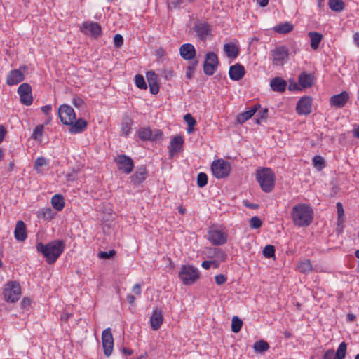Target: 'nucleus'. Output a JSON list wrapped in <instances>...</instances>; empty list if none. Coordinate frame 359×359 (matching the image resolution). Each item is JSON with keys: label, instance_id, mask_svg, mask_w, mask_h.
<instances>
[{"label": "nucleus", "instance_id": "obj_12", "mask_svg": "<svg viewBox=\"0 0 359 359\" xmlns=\"http://www.w3.org/2000/svg\"><path fill=\"white\" fill-rule=\"evenodd\" d=\"M272 63L276 66H282L288 58V49L285 46H279L271 51Z\"/></svg>", "mask_w": 359, "mask_h": 359}, {"label": "nucleus", "instance_id": "obj_4", "mask_svg": "<svg viewBox=\"0 0 359 359\" xmlns=\"http://www.w3.org/2000/svg\"><path fill=\"white\" fill-rule=\"evenodd\" d=\"M178 276L184 285H190L199 279L200 273L198 269L192 265H182Z\"/></svg>", "mask_w": 359, "mask_h": 359}, {"label": "nucleus", "instance_id": "obj_28", "mask_svg": "<svg viewBox=\"0 0 359 359\" xmlns=\"http://www.w3.org/2000/svg\"><path fill=\"white\" fill-rule=\"evenodd\" d=\"M260 106L255 105L248 111H244L237 116L236 121L242 124L250 119L256 113Z\"/></svg>", "mask_w": 359, "mask_h": 359}, {"label": "nucleus", "instance_id": "obj_14", "mask_svg": "<svg viewBox=\"0 0 359 359\" xmlns=\"http://www.w3.org/2000/svg\"><path fill=\"white\" fill-rule=\"evenodd\" d=\"M208 240L215 245H221L227 241V235L222 231L211 229L208 231Z\"/></svg>", "mask_w": 359, "mask_h": 359}, {"label": "nucleus", "instance_id": "obj_62", "mask_svg": "<svg viewBox=\"0 0 359 359\" xmlns=\"http://www.w3.org/2000/svg\"><path fill=\"white\" fill-rule=\"evenodd\" d=\"M6 133L7 130L5 127L2 125H0V143L4 140Z\"/></svg>", "mask_w": 359, "mask_h": 359}, {"label": "nucleus", "instance_id": "obj_18", "mask_svg": "<svg viewBox=\"0 0 359 359\" xmlns=\"http://www.w3.org/2000/svg\"><path fill=\"white\" fill-rule=\"evenodd\" d=\"M195 32L201 41H205L209 35H211V29L206 22L197 23L194 26Z\"/></svg>", "mask_w": 359, "mask_h": 359}, {"label": "nucleus", "instance_id": "obj_21", "mask_svg": "<svg viewBox=\"0 0 359 359\" xmlns=\"http://www.w3.org/2000/svg\"><path fill=\"white\" fill-rule=\"evenodd\" d=\"M15 238L18 241H24L27 237V226L25 223L19 220L17 222L14 231Z\"/></svg>", "mask_w": 359, "mask_h": 359}, {"label": "nucleus", "instance_id": "obj_61", "mask_svg": "<svg viewBox=\"0 0 359 359\" xmlns=\"http://www.w3.org/2000/svg\"><path fill=\"white\" fill-rule=\"evenodd\" d=\"M130 131V126L128 123H124L122 126V132L123 133L127 136Z\"/></svg>", "mask_w": 359, "mask_h": 359}, {"label": "nucleus", "instance_id": "obj_47", "mask_svg": "<svg viewBox=\"0 0 359 359\" xmlns=\"http://www.w3.org/2000/svg\"><path fill=\"white\" fill-rule=\"evenodd\" d=\"M116 250H109V252H104V251H102L100 252H99L97 254V257L100 258V259H111L114 255H116Z\"/></svg>", "mask_w": 359, "mask_h": 359}, {"label": "nucleus", "instance_id": "obj_27", "mask_svg": "<svg viewBox=\"0 0 359 359\" xmlns=\"http://www.w3.org/2000/svg\"><path fill=\"white\" fill-rule=\"evenodd\" d=\"M147 171L145 166L142 165L136 170L135 172L131 176V181L135 184L142 183L147 177Z\"/></svg>", "mask_w": 359, "mask_h": 359}, {"label": "nucleus", "instance_id": "obj_39", "mask_svg": "<svg viewBox=\"0 0 359 359\" xmlns=\"http://www.w3.org/2000/svg\"><path fill=\"white\" fill-rule=\"evenodd\" d=\"M346 344L345 342H341L337 350V352L334 353L336 356L335 358H337V359H344L346 356Z\"/></svg>", "mask_w": 359, "mask_h": 359}, {"label": "nucleus", "instance_id": "obj_41", "mask_svg": "<svg viewBox=\"0 0 359 359\" xmlns=\"http://www.w3.org/2000/svg\"><path fill=\"white\" fill-rule=\"evenodd\" d=\"M48 165V161L44 157H39L34 162V169L37 172H41V168L43 165Z\"/></svg>", "mask_w": 359, "mask_h": 359}, {"label": "nucleus", "instance_id": "obj_13", "mask_svg": "<svg viewBox=\"0 0 359 359\" xmlns=\"http://www.w3.org/2000/svg\"><path fill=\"white\" fill-rule=\"evenodd\" d=\"M18 93L20 98V102L26 106H29L33 102L32 95V87L27 83H23L18 88Z\"/></svg>", "mask_w": 359, "mask_h": 359}, {"label": "nucleus", "instance_id": "obj_57", "mask_svg": "<svg viewBox=\"0 0 359 359\" xmlns=\"http://www.w3.org/2000/svg\"><path fill=\"white\" fill-rule=\"evenodd\" d=\"M334 351L332 349L325 351L323 359H337Z\"/></svg>", "mask_w": 359, "mask_h": 359}, {"label": "nucleus", "instance_id": "obj_60", "mask_svg": "<svg viewBox=\"0 0 359 359\" xmlns=\"http://www.w3.org/2000/svg\"><path fill=\"white\" fill-rule=\"evenodd\" d=\"M77 173L76 171L73 170L72 172L66 175L67 181H74L76 179Z\"/></svg>", "mask_w": 359, "mask_h": 359}, {"label": "nucleus", "instance_id": "obj_23", "mask_svg": "<svg viewBox=\"0 0 359 359\" xmlns=\"http://www.w3.org/2000/svg\"><path fill=\"white\" fill-rule=\"evenodd\" d=\"M245 72L244 67L238 63L230 67L229 74L231 80L239 81L244 76Z\"/></svg>", "mask_w": 359, "mask_h": 359}, {"label": "nucleus", "instance_id": "obj_34", "mask_svg": "<svg viewBox=\"0 0 359 359\" xmlns=\"http://www.w3.org/2000/svg\"><path fill=\"white\" fill-rule=\"evenodd\" d=\"M253 348L256 353H263L269 349V344L266 341L261 339L254 344Z\"/></svg>", "mask_w": 359, "mask_h": 359}, {"label": "nucleus", "instance_id": "obj_26", "mask_svg": "<svg viewBox=\"0 0 359 359\" xmlns=\"http://www.w3.org/2000/svg\"><path fill=\"white\" fill-rule=\"evenodd\" d=\"M70 127L69 131L70 133L76 134L82 133L87 126V122L83 118H79L77 121L75 120L72 122V124L69 125Z\"/></svg>", "mask_w": 359, "mask_h": 359}, {"label": "nucleus", "instance_id": "obj_35", "mask_svg": "<svg viewBox=\"0 0 359 359\" xmlns=\"http://www.w3.org/2000/svg\"><path fill=\"white\" fill-rule=\"evenodd\" d=\"M298 270L301 273H308L312 271V264L309 259L300 262L297 266Z\"/></svg>", "mask_w": 359, "mask_h": 359}, {"label": "nucleus", "instance_id": "obj_50", "mask_svg": "<svg viewBox=\"0 0 359 359\" xmlns=\"http://www.w3.org/2000/svg\"><path fill=\"white\" fill-rule=\"evenodd\" d=\"M123 37L120 34H115L114 37V44L116 48H120L123 43Z\"/></svg>", "mask_w": 359, "mask_h": 359}, {"label": "nucleus", "instance_id": "obj_36", "mask_svg": "<svg viewBox=\"0 0 359 359\" xmlns=\"http://www.w3.org/2000/svg\"><path fill=\"white\" fill-rule=\"evenodd\" d=\"M55 213L50 208L41 209L39 211V217L48 221L52 219Z\"/></svg>", "mask_w": 359, "mask_h": 359}, {"label": "nucleus", "instance_id": "obj_52", "mask_svg": "<svg viewBox=\"0 0 359 359\" xmlns=\"http://www.w3.org/2000/svg\"><path fill=\"white\" fill-rule=\"evenodd\" d=\"M163 139V133L161 130L156 129L154 131L152 130V137L151 140L153 141H159Z\"/></svg>", "mask_w": 359, "mask_h": 359}, {"label": "nucleus", "instance_id": "obj_24", "mask_svg": "<svg viewBox=\"0 0 359 359\" xmlns=\"http://www.w3.org/2000/svg\"><path fill=\"white\" fill-rule=\"evenodd\" d=\"M270 87L274 92L283 93L287 88V81L281 77L276 76L271 79Z\"/></svg>", "mask_w": 359, "mask_h": 359}, {"label": "nucleus", "instance_id": "obj_44", "mask_svg": "<svg viewBox=\"0 0 359 359\" xmlns=\"http://www.w3.org/2000/svg\"><path fill=\"white\" fill-rule=\"evenodd\" d=\"M208 183V176L204 172H200L197 176V185L198 187H204Z\"/></svg>", "mask_w": 359, "mask_h": 359}, {"label": "nucleus", "instance_id": "obj_42", "mask_svg": "<svg viewBox=\"0 0 359 359\" xmlns=\"http://www.w3.org/2000/svg\"><path fill=\"white\" fill-rule=\"evenodd\" d=\"M275 247L271 245H267L263 250V255L266 258H271L275 257Z\"/></svg>", "mask_w": 359, "mask_h": 359}, {"label": "nucleus", "instance_id": "obj_38", "mask_svg": "<svg viewBox=\"0 0 359 359\" xmlns=\"http://www.w3.org/2000/svg\"><path fill=\"white\" fill-rule=\"evenodd\" d=\"M313 165L318 170H321L325 167V160L320 156H315L313 158Z\"/></svg>", "mask_w": 359, "mask_h": 359}, {"label": "nucleus", "instance_id": "obj_54", "mask_svg": "<svg viewBox=\"0 0 359 359\" xmlns=\"http://www.w3.org/2000/svg\"><path fill=\"white\" fill-rule=\"evenodd\" d=\"M215 283L218 285H221L224 284L226 281L227 278L223 274H218V275L215 276Z\"/></svg>", "mask_w": 359, "mask_h": 359}, {"label": "nucleus", "instance_id": "obj_10", "mask_svg": "<svg viewBox=\"0 0 359 359\" xmlns=\"http://www.w3.org/2000/svg\"><path fill=\"white\" fill-rule=\"evenodd\" d=\"M102 344L104 355L107 357L110 356L114 348V338L111 328L108 327L103 330L102 333Z\"/></svg>", "mask_w": 359, "mask_h": 359}, {"label": "nucleus", "instance_id": "obj_33", "mask_svg": "<svg viewBox=\"0 0 359 359\" xmlns=\"http://www.w3.org/2000/svg\"><path fill=\"white\" fill-rule=\"evenodd\" d=\"M293 25L286 22L280 23L274 27V31L280 34H287L290 32L293 29Z\"/></svg>", "mask_w": 359, "mask_h": 359}, {"label": "nucleus", "instance_id": "obj_7", "mask_svg": "<svg viewBox=\"0 0 359 359\" xmlns=\"http://www.w3.org/2000/svg\"><path fill=\"white\" fill-rule=\"evenodd\" d=\"M219 65L217 55L214 52H208L203 63V72L207 76H212L216 72Z\"/></svg>", "mask_w": 359, "mask_h": 359}, {"label": "nucleus", "instance_id": "obj_48", "mask_svg": "<svg viewBox=\"0 0 359 359\" xmlns=\"http://www.w3.org/2000/svg\"><path fill=\"white\" fill-rule=\"evenodd\" d=\"M157 77V74L154 72L151 71L147 73V78L149 84L152 85L153 83H158Z\"/></svg>", "mask_w": 359, "mask_h": 359}, {"label": "nucleus", "instance_id": "obj_8", "mask_svg": "<svg viewBox=\"0 0 359 359\" xmlns=\"http://www.w3.org/2000/svg\"><path fill=\"white\" fill-rule=\"evenodd\" d=\"M58 116L64 125L72 124L76 120V114L73 108L67 104H62L58 109Z\"/></svg>", "mask_w": 359, "mask_h": 359}, {"label": "nucleus", "instance_id": "obj_29", "mask_svg": "<svg viewBox=\"0 0 359 359\" xmlns=\"http://www.w3.org/2000/svg\"><path fill=\"white\" fill-rule=\"evenodd\" d=\"M224 51L229 58H236L239 54L238 48L233 43H226L224 46Z\"/></svg>", "mask_w": 359, "mask_h": 359}, {"label": "nucleus", "instance_id": "obj_6", "mask_svg": "<svg viewBox=\"0 0 359 359\" xmlns=\"http://www.w3.org/2000/svg\"><path fill=\"white\" fill-rule=\"evenodd\" d=\"M211 170L215 177L218 179L224 178L230 173L231 165L226 161L218 159L212 162Z\"/></svg>", "mask_w": 359, "mask_h": 359}, {"label": "nucleus", "instance_id": "obj_30", "mask_svg": "<svg viewBox=\"0 0 359 359\" xmlns=\"http://www.w3.org/2000/svg\"><path fill=\"white\" fill-rule=\"evenodd\" d=\"M311 40V47L313 50H316L319 47V44L323 39V35L316 32H310L308 34Z\"/></svg>", "mask_w": 359, "mask_h": 359}, {"label": "nucleus", "instance_id": "obj_64", "mask_svg": "<svg viewBox=\"0 0 359 359\" xmlns=\"http://www.w3.org/2000/svg\"><path fill=\"white\" fill-rule=\"evenodd\" d=\"M132 290L135 294L140 295L142 292L141 285L139 283L135 284Z\"/></svg>", "mask_w": 359, "mask_h": 359}, {"label": "nucleus", "instance_id": "obj_9", "mask_svg": "<svg viewBox=\"0 0 359 359\" xmlns=\"http://www.w3.org/2000/svg\"><path fill=\"white\" fill-rule=\"evenodd\" d=\"M80 29L84 34L90 35L95 39H97L102 35L101 26L95 22H84L82 23Z\"/></svg>", "mask_w": 359, "mask_h": 359}, {"label": "nucleus", "instance_id": "obj_2", "mask_svg": "<svg viewBox=\"0 0 359 359\" xmlns=\"http://www.w3.org/2000/svg\"><path fill=\"white\" fill-rule=\"evenodd\" d=\"M36 250L41 252L49 264L56 262L60 255L62 253L65 244L60 240L53 241L46 245L42 243H38L36 245Z\"/></svg>", "mask_w": 359, "mask_h": 359}, {"label": "nucleus", "instance_id": "obj_63", "mask_svg": "<svg viewBox=\"0 0 359 359\" xmlns=\"http://www.w3.org/2000/svg\"><path fill=\"white\" fill-rule=\"evenodd\" d=\"M337 209L338 217H339V218H340L344 215V208H343V205L341 203L339 202L337 203Z\"/></svg>", "mask_w": 359, "mask_h": 359}, {"label": "nucleus", "instance_id": "obj_1", "mask_svg": "<svg viewBox=\"0 0 359 359\" xmlns=\"http://www.w3.org/2000/svg\"><path fill=\"white\" fill-rule=\"evenodd\" d=\"M291 217L295 226L306 227L313 222V211L310 205L299 203L292 208Z\"/></svg>", "mask_w": 359, "mask_h": 359}, {"label": "nucleus", "instance_id": "obj_51", "mask_svg": "<svg viewBox=\"0 0 359 359\" xmlns=\"http://www.w3.org/2000/svg\"><path fill=\"white\" fill-rule=\"evenodd\" d=\"M184 119L187 123L188 126L194 127V126L196 124V120L190 114H185L184 116Z\"/></svg>", "mask_w": 359, "mask_h": 359}, {"label": "nucleus", "instance_id": "obj_56", "mask_svg": "<svg viewBox=\"0 0 359 359\" xmlns=\"http://www.w3.org/2000/svg\"><path fill=\"white\" fill-rule=\"evenodd\" d=\"M288 89L290 91L294 90H299L302 89L301 86H299V83H296L294 81H290V85L288 86Z\"/></svg>", "mask_w": 359, "mask_h": 359}, {"label": "nucleus", "instance_id": "obj_49", "mask_svg": "<svg viewBox=\"0 0 359 359\" xmlns=\"http://www.w3.org/2000/svg\"><path fill=\"white\" fill-rule=\"evenodd\" d=\"M212 265L217 269L219 266V263L213 260H206L201 264V266L205 269H209Z\"/></svg>", "mask_w": 359, "mask_h": 359}, {"label": "nucleus", "instance_id": "obj_55", "mask_svg": "<svg viewBox=\"0 0 359 359\" xmlns=\"http://www.w3.org/2000/svg\"><path fill=\"white\" fill-rule=\"evenodd\" d=\"M43 126L40 125L36 127V128L34 130L33 136L34 138H37L38 137L42 136L43 134Z\"/></svg>", "mask_w": 359, "mask_h": 359}, {"label": "nucleus", "instance_id": "obj_58", "mask_svg": "<svg viewBox=\"0 0 359 359\" xmlns=\"http://www.w3.org/2000/svg\"><path fill=\"white\" fill-rule=\"evenodd\" d=\"M215 255L217 257L220 258L222 260H224L226 257V254L219 248L215 249Z\"/></svg>", "mask_w": 359, "mask_h": 359}, {"label": "nucleus", "instance_id": "obj_3", "mask_svg": "<svg viewBox=\"0 0 359 359\" xmlns=\"http://www.w3.org/2000/svg\"><path fill=\"white\" fill-rule=\"evenodd\" d=\"M255 177L265 193H270L274 188L275 174L271 168H260L256 170Z\"/></svg>", "mask_w": 359, "mask_h": 359}, {"label": "nucleus", "instance_id": "obj_16", "mask_svg": "<svg viewBox=\"0 0 359 359\" xmlns=\"http://www.w3.org/2000/svg\"><path fill=\"white\" fill-rule=\"evenodd\" d=\"M349 100V94L346 91H342L341 93L332 96L330 99V105L342 108Z\"/></svg>", "mask_w": 359, "mask_h": 359}, {"label": "nucleus", "instance_id": "obj_11", "mask_svg": "<svg viewBox=\"0 0 359 359\" xmlns=\"http://www.w3.org/2000/svg\"><path fill=\"white\" fill-rule=\"evenodd\" d=\"M114 161L116 163L118 169L123 170L126 174H130L134 168L133 159L125 154L118 155Z\"/></svg>", "mask_w": 359, "mask_h": 359}, {"label": "nucleus", "instance_id": "obj_15", "mask_svg": "<svg viewBox=\"0 0 359 359\" xmlns=\"http://www.w3.org/2000/svg\"><path fill=\"white\" fill-rule=\"evenodd\" d=\"M312 100L304 96L299 100L296 106L297 112L300 115H308L311 112Z\"/></svg>", "mask_w": 359, "mask_h": 359}, {"label": "nucleus", "instance_id": "obj_40", "mask_svg": "<svg viewBox=\"0 0 359 359\" xmlns=\"http://www.w3.org/2000/svg\"><path fill=\"white\" fill-rule=\"evenodd\" d=\"M152 130L150 128H142L139 131V137L142 140H151Z\"/></svg>", "mask_w": 359, "mask_h": 359}, {"label": "nucleus", "instance_id": "obj_22", "mask_svg": "<svg viewBox=\"0 0 359 359\" xmlns=\"http://www.w3.org/2000/svg\"><path fill=\"white\" fill-rule=\"evenodd\" d=\"M180 56L186 60H191L196 55L194 46L191 43H184L180 48Z\"/></svg>", "mask_w": 359, "mask_h": 359}, {"label": "nucleus", "instance_id": "obj_46", "mask_svg": "<svg viewBox=\"0 0 359 359\" xmlns=\"http://www.w3.org/2000/svg\"><path fill=\"white\" fill-rule=\"evenodd\" d=\"M198 65V61H194L191 62L190 65L187 67L186 72V77L189 79H191L193 77V74L195 72L196 67Z\"/></svg>", "mask_w": 359, "mask_h": 359}, {"label": "nucleus", "instance_id": "obj_59", "mask_svg": "<svg viewBox=\"0 0 359 359\" xmlns=\"http://www.w3.org/2000/svg\"><path fill=\"white\" fill-rule=\"evenodd\" d=\"M149 91L151 94L156 95L159 91V86L158 83H153L152 85L149 84Z\"/></svg>", "mask_w": 359, "mask_h": 359}, {"label": "nucleus", "instance_id": "obj_17", "mask_svg": "<svg viewBox=\"0 0 359 359\" xmlns=\"http://www.w3.org/2000/svg\"><path fill=\"white\" fill-rule=\"evenodd\" d=\"M184 140L182 136H175L170 142L169 154L173 157L176 153L181 152L183 150Z\"/></svg>", "mask_w": 359, "mask_h": 359}, {"label": "nucleus", "instance_id": "obj_5", "mask_svg": "<svg viewBox=\"0 0 359 359\" xmlns=\"http://www.w3.org/2000/svg\"><path fill=\"white\" fill-rule=\"evenodd\" d=\"M4 299L7 302H15L21 295V287L17 281H10L6 283L3 292Z\"/></svg>", "mask_w": 359, "mask_h": 359}, {"label": "nucleus", "instance_id": "obj_45", "mask_svg": "<svg viewBox=\"0 0 359 359\" xmlns=\"http://www.w3.org/2000/svg\"><path fill=\"white\" fill-rule=\"evenodd\" d=\"M249 224L252 229H259L262 225V221L257 216H254L250 219Z\"/></svg>", "mask_w": 359, "mask_h": 359}, {"label": "nucleus", "instance_id": "obj_19", "mask_svg": "<svg viewBox=\"0 0 359 359\" xmlns=\"http://www.w3.org/2000/svg\"><path fill=\"white\" fill-rule=\"evenodd\" d=\"M25 79L21 69L11 70L7 76L6 83L9 86L16 85Z\"/></svg>", "mask_w": 359, "mask_h": 359}, {"label": "nucleus", "instance_id": "obj_25", "mask_svg": "<svg viewBox=\"0 0 359 359\" xmlns=\"http://www.w3.org/2000/svg\"><path fill=\"white\" fill-rule=\"evenodd\" d=\"M314 81L313 74L305 72L301 73L298 77V82L302 88H307L312 86Z\"/></svg>", "mask_w": 359, "mask_h": 359}, {"label": "nucleus", "instance_id": "obj_53", "mask_svg": "<svg viewBox=\"0 0 359 359\" xmlns=\"http://www.w3.org/2000/svg\"><path fill=\"white\" fill-rule=\"evenodd\" d=\"M161 76L165 78V80H170L174 76V72L172 69H163L161 72Z\"/></svg>", "mask_w": 359, "mask_h": 359}, {"label": "nucleus", "instance_id": "obj_31", "mask_svg": "<svg viewBox=\"0 0 359 359\" xmlns=\"http://www.w3.org/2000/svg\"><path fill=\"white\" fill-rule=\"evenodd\" d=\"M52 206L57 211H60L65 206V198L62 195L55 194L51 199Z\"/></svg>", "mask_w": 359, "mask_h": 359}, {"label": "nucleus", "instance_id": "obj_37", "mask_svg": "<svg viewBox=\"0 0 359 359\" xmlns=\"http://www.w3.org/2000/svg\"><path fill=\"white\" fill-rule=\"evenodd\" d=\"M243 325V321L238 316H233L231 322V330L234 333L240 332Z\"/></svg>", "mask_w": 359, "mask_h": 359}, {"label": "nucleus", "instance_id": "obj_43", "mask_svg": "<svg viewBox=\"0 0 359 359\" xmlns=\"http://www.w3.org/2000/svg\"><path fill=\"white\" fill-rule=\"evenodd\" d=\"M135 85L140 89H147V86L142 75L137 74L135 77Z\"/></svg>", "mask_w": 359, "mask_h": 359}, {"label": "nucleus", "instance_id": "obj_32", "mask_svg": "<svg viewBox=\"0 0 359 359\" xmlns=\"http://www.w3.org/2000/svg\"><path fill=\"white\" fill-rule=\"evenodd\" d=\"M330 8L334 12H341L345 8V4L342 0H329Z\"/></svg>", "mask_w": 359, "mask_h": 359}, {"label": "nucleus", "instance_id": "obj_20", "mask_svg": "<svg viewBox=\"0 0 359 359\" xmlns=\"http://www.w3.org/2000/svg\"><path fill=\"white\" fill-rule=\"evenodd\" d=\"M163 321L162 311L156 308L150 318V325L153 330H158Z\"/></svg>", "mask_w": 359, "mask_h": 359}]
</instances>
